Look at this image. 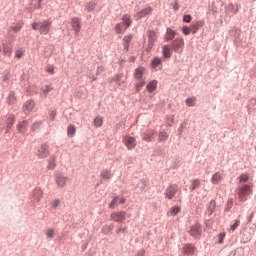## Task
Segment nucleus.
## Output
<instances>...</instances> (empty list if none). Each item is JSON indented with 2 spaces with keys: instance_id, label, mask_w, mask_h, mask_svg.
<instances>
[{
  "instance_id": "nucleus-23",
  "label": "nucleus",
  "mask_w": 256,
  "mask_h": 256,
  "mask_svg": "<svg viewBox=\"0 0 256 256\" xmlns=\"http://www.w3.org/2000/svg\"><path fill=\"white\" fill-rule=\"evenodd\" d=\"M177 35V32L171 28H167L166 35H165V41H173Z\"/></svg>"
},
{
  "instance_id": "nucleus-45",
  "label": "nucleus",
  "mask_w": 256,
  "mask_h": 256,
  "mask_svg": "<svg viewBox=\"0 0 256 256\" xmlns=\"http://www.w3.org/2000/svg\"><path fill=\"white\" fill-rule=\"evenodd\" d=\"M249 181V176L247 174H241L239 176V183H247Z\"/></svg>"
},
{
  "instance_id": "nucleus-27",
  "label": "nucleus",
  "mask_w": 256,
  "mask_h": 256,
  "mask_svg": "<svg viewBox=\"0 0 256 256\" xmlns=\"http://www.w3.org/2000/svg\"><path fill=\"white\" fill-rule=\"evenodd\" d=\"M15 125V116L13 114L8 115L7 117V128L6 133H9V129Z\"/></svg>"
},
{
  "instance_id": "nucleus-62",
  "label": "nucleus",
  "mask_w": 256,
  "mask_h": 256,
  "mask_svg": "<svg viewBox=\"0 0 256 256\" xmlns=\"http://www.w3.org/2000/svg\"><path fill=\"white\" fill-rule=\"evenodd\" d=\"M136 256H145V250H144V249L139 250V251L136 253Z\"/></svg>"
},
{
  "instance_id": "nucleus-53",
  "label": "nucleus",
  "mask_w": 256,
  "mask_h": 256,
  "mask_svg": "<svg viewBox=\"0 0 256 256\" xmlns=\"http://www.w3.org/2000/svg\"><path fill=\"white\" fill-rule=\"evenodd\" d=\"M54 235H55V232L53 231V229H49V230L46 232V237H47L48 239H53Z\"/></svg>"
},
{
  "instance_id": "nucleus-18",
  "label": "nucleus",
  "mask_w": 256,
  "mask_h": 256,
  "mask_svg": "<svg viewBox=\"0 0 256 256\" xmlns=\"http://www.w3.org/2000/svg\"><path fill=\"white\" fill-rule=\"evenodd\" d=\"M216 209L217 202L215 200H211L207 206L206 215H208V217H211V215H213Z\"/></svg>"
},
{
  "instance_id": "nucleus-25",
  "label": "nucleus",
  "mask_w": 256,
  "mask_h": 256,
  "mask_svg": "<svg viewBox=\"0 0 256 256\" xmlns=\"http://www.w3.org/2000/svg\"><path fill=\"white\" fill-rule=\"evenodd\" d=\"M43 198V190L41 188H35L33 191V199L35 201H41Z\"/></svg>"
},
{
  "instance_id": "nucleus-28",
  "label": "nucleus",
  "mask_w": 256,
  "mask_h": 256,
  "mask_svg": "<svg viewBox=\"0 0 256 256\" xmlns=\"http://www.w3.org/2000/svg\"><path fill=\"white\" fill-rule=\"evenodd\" d=\"M148 93H153V91L157 90V80L150 81L146 86Z\"/></svg>"
},
{
  "instance_id": "nucleus-33",
  "label": "nucleus",
  "mask_w": 256,
  "mask_h": 256,
  "mask_svg": "<svg viewBox=\"0 0 256 256\" xmlns=\"http://www.w3.org/2000/svg\"><path fill=\"white\" fill-rule=\"evenodd\" d=\"M75 133H77V129L75 128V125L70 124L67 128L68 137H75Z\"/></svg>"
},
{
  "instance_id": "nucleus-10",
  "label": "nucleus",
  "mask_w": 256,
  "mask_h": 256,
  "mask_svg": "<svg viewBox=\"0 0 256 256\" xmlns=\"http://www.w3.org/2000/svg\"><path fill=\"white\" fill-rule=\"evenodd\" d=\"M148 35V47L153 49V45H155V41H157V33L155 31L149 30L147 32Z\"/></svg>"
},
{
  "instance_id": "nucleus-42",
  "label": "nucleus",
  "mask_w": 256,
  "mask_h": 256,
  "mask_svg": "<svg viewBox=\"0 0 256 256\" xmlns=\"http://www.w3.org/2000/svg\"><path fill=\"white\" fill-rule=\"evenodd\" d=\"M169 139V134L167 132L162 131L159 133V141H167Z\"/></svg>"
},
{
  "instance_id": "nucleus-26",
  "label": "nucleus",
  "mask_w": 256,
  "mask_h": 256,
  "mask_svg": "<svg viewBox=\"0 0 256 256\" xmlns=\"http://www.w3.org/2000/svg\"><path fill=\"white\" fill-rule=\"evenodd\" d=\"M100 176H101V179H103L104 181H108L113 177V173H111V170L109 169H104L102 170Z\"/></svg>"
},
{
  "instance_id": "nucleus-16",
  "label": "nucleus",
  "mask_w": 256,
  "mask_h": 256,
  "mask_svg": "<svg viewBox=\"0 0 256 256\" xmlns=\"http://www.w3.org/2000/svg\"><path fill=\"white\" fill-rule=\"evenodd\" d=\"M122 41H123L124 51H125V53H127L129 51L131 41H133V36L131 34H128V35L123 37Z\"/></svg>"
},
{
  "instance_id": "nucleus-24",
  "label": "nucleus",
  "mask_w": 256,
  "mask_h": 256,
  "mask_svg": "<svg viewBox=\"0 0 256 256\" xmlns=\"http://www.w3.org/2000/svg\"><path fill=\"white\" fill-rule=\"evenodd\" d=\"M153 135H155V130H147L142 134V139L143 141L151 142Z\"/></svg>"
},
{
  "instance_id": "nucleus-1",
  "label": "nucleus",
  "mask_w": 256,
  "mask_h": 256,
  "mask_svg": "<svg viewBox=\"0 0 256 256\" xmlns=\"http://www.w3.org/2000/svg\"><path fill=\"white\" fill-rule=\"evenodd\" d=\"M145 67L140 66L134 70V79H135V90L136 93H139L141 89L145 86V81H147V78H145Z\"/></svg>"
},
{
  "instance_id": "nucleus-17",
  "label": "nucleus",
  "mask_w": 256,
  "mask_h": 256,
  "mask_svg": "<svg viewBox=\"0 0 256 256\" xmlns=\"http://www.w3.org/2000/svg\"><path fill=\"white\" fill-rule=\"evenodd\" d=\"M151 13H153V8L151 7H147L142 9L141 11H139L135 17L136 19H143V17H147V15H151Z\"/></svg>"
},
{
  "instance_id": "nucleus-29",
  "label": "nucleus",
  "mask_w": 256,
  "mask_h": 256,
  "mask_svg": "<svg viewBox=\"0 0 256 256\" xmlns=\"http://www.w3.org/2000/svg\"><path fill=\"white\" fill-rule=\"evenodd\" d=\"M163 65V60L159 57H154L151 61L152 69H156L157 67H161Z\"/></svg>"
},
{
  "instance_id": "nucleus-8",
  "label": "nucleus",
  "mask_w": 256,
  "mask_h": 256,
  "mask_svg": "<svg viewBox=\"0 0 256 256\" xmlns=\"http://www.w3.org/2000/svg\"><path fill=\"white\" fill-rule=\"evenodd\" d=\"M124 145L127 147V149H135L137 147V140L135 137H132L130 135H126L123 139Z\"/></svg>"
},
{
  "instance_id": "nucleus-21",
  "label": "nucleus",
  "mask_w": 256,
  "mask_h": 256,
  "mask_svg": "<svg viewBox=\"0 0 256 256\" xmlns=\"http://www.w3.org/2000/svg\"><path fill=\"white\" fill-rule=\"evenodd\" d=\"M221 181H223V174H220L219 172H216L215 174H213L211 178V183L213 185H219Z\"/></svg>"
},
{
  "instance_id": "nucleus-56",
  "label": "nucleus",
  "mask_w": 256,
  "mask_h": 256,
  "mask_svg": "<svg viewBox=\"0 0 256 256\" xmlns=\"http://www.w3.org/2000/svg\"><path fill=\"white\" fill-rule=\"evenodd\" d=\"M49 117L51 121H55V117H57V111L56 110L51 111Z\"/></svg>"
},
{
  "instance_id": "nucleus-41",
  "label": "nucleus",
  "mask_w": 256,
  "mask_h": 256,
  "mask_svg": "<svg viewBox=\"0 0 256 256\" xmlns=\"http://www.w3.org/2000/svg\"><path fill=\"white\" fill-rule=\"evenodd\" d=\"M23 55H25V50L23 48L16 50V52H15L16 59H21V57H23Z\"/></svg>"
},
{
  "instance_id": "nucleus-63",
  "label": "nucleus",
  "mask_w": 256,
  "mask_h": 256,
  "mask_svg": "<svg viewBox=\"0 0 256 256\" xmlns=\"http://www.w3.org/2000/svg\"><path fill=\"white\" fill-rule=\"evenodd\" d=\"M253 217H255V213H251L249 216H248V223H251L253 221Z\"/></svg>"
},
{
  "instance_id": "nucleus-47",
  "label": "nucleus",
  "mask_w": 256,
  "mask_h": 256,
  "mask_svg": "<svg viewBox=\"0 0 256 256\" xmlns=\"http://www.w3.org/2000/svg\"><path fill=\"white\" fill-rule=\"evenodd\" d=\"M225 237H226V234H225V232H222V233H220L219 235H218V243L220 244V245H223V241H225Z\"/></svg>"
},
{
  "instance_id": "nucleus-44",
  "label": "nucleus",
  "mask_w": 256,
  "mask_h": 256,
  "mask_svg": "<svg viewBox=\"0 0 256 256\" xmlns=\"http://www.w3.org/2000/svg\"><path fill=\"white\" fill-rule=\"evenodd\" d=\"M55 167V157H50V159L48 160V169H55Z\"/></svg>"
},
{
  "instance_id": "nucleus-50",
  "label": "nucleus",
  "mask_w": 256,
  "mask_h": 256,
  "mask_svg": "<svg viewBox=\"0 0 256 256\" xmlns=\"http://www.w3.org/2000/svg\"><path fill=\"white\" fill-rule=\"evenodd\" d=\"M193 21V17L191 15L187 14L183 16V23H191Z\"/></svg>"
},
{
  "instance_id": "nucleus-30",
  "label": "nucleus",
  "mask_w": 256,
  "mask_h": 256,
  "mask_svg": "<svg viewBox=\"0 0 256 256\" xmlns=\"http://www.w3.org/2000/svg\"><path fill=\"white\" fill-rule=\"evenodd\" d=\"M178 213H181V206H173L170 208L167 215L170 217H175Z\"/></svg>"
},
{
  "instance_id": "nucleus-55",
  "label": "nucleus",
  "mask_w": 256,
  "mask_h": 256,
  "mask_svg": "<svg viewBox=\"0 0 256 256\" xmlns=\"http://www.w3.org/2000/svg\"><path fill=\"white\" fill-rule=\"evenodd\" d=\"M10 31H13L14 33H17V32H19V31H21V25L17 24V25H15V26H12V27L10 28Z\"/></svg>"
},
{
  "instance_id": "nucleus-32",
  "label": "nucleus",
  "mask_w": 256,
  "mask_h": 256,
  "mask_svg": "<svg viewBox=\"0 0 256 256\" xmlns=\"http://www.w3.org/2000/svg\"><path fill=\"white\" fill-rule=\"evenodd\" d=\"M122 23L125 25L126 28L131 27V23H133V20H131V16L129 14H125L122 17Z\"/></svg>"
},
{
  "instance_id": "nucleus-59",
  "label": "nucleus",
  "mask_w": 256,
  "mask_h": 256,
  "mask_svg": "<svg viewBox=\"0 0 256 256\" xmlns=\"http://www.w3.org/2000/svg\"><path fill=\"white\" fill-rule=\"evenodd\" d=\"M123 79V74H117L114 76L113 81H121Z\"/></svg>"
},
{
  "instance_id": "nucleus-36",
  "label": "nucleus",
  "mask_w": 256,
  "mask_h": 256,
  "mask_svg": "<svg viewBox=\"0 0 256 256\" xmlns=\"http://www.w3.org/2000/svg\"><path fill=\"white\" fill-rule=\"evenodd\" d=\"M248 111H256V98L250 99L248 103Z\"/></svg>"
},
{
  "instance_id": "nucleus-57",
  "label": "nucleus",
  "mask_w": 256,
  "mask_h": 256,
  "mask_svg": "<svg viewBox=\"0 0 256 256\" xmlns=\"http://www.w3.org/2000/svg\"><path fill=\"white\" fill-rule=\"evenodd\" d=\"M60 203H61V201H59V199H56V200H54V201L52 202V207H53L54 209H57V207H59Z\"/></svg>"
},
{
  "instance_id": "nucleus-34",
  "label": "nucleus",
  "mask_w": 256,
  "mask_h": 256,
  "mask_svg": "<svg viewBox=\"0 0 256 256\" xmlns=\"http://www.w3.org/2000/svg\"><path fill=\"white\" fill-rule=\"evenodd\" d=\"M201 187V180L200 179H194L192 180V184L190 186L191 191H195V189H199Z\"/></svg>"
},
{
  "instance_id": "nucleus-15",
  "label": "nucleus",
  "mask_w": 256,
  "mask_h": 256,
  "mask_svg": "<svg viewBox=\"0 0 256 256\" xmlns=\"http://www.w3.org/2000/svg\"><path fill=\"white\" fill-rule=\"evenodd\" d=\"M203 25H205V21H203V20L196 21V22L192 23L190 25L191 33L193 35H195V33H197V31H199L201 29V27H203Z\"/></svg>"
},
{
  "instance_id": "nucleus-38",
  "label": "nucleus",
  "mask_w": 256,
  "mask_h": 256,
  "mask_svg": "<svg viewBox=\"0 0 256 256\" xmlns=\"http://www.w3.org/2000/svg\"><path fill=\"white\" fill-rule=\"evenodd\" d=\"M12 52H13V48H11V46L5 45V46L3 47V53H4V55H8V57H10Z\"/></svg>"
},
{
  "instance_id": "nucleus-60",
  "label": "nucleus",
  "mask_w": 256,
  "mask_h": 256,
  "mask_svg": "<svg viewBox=\"0 0 256 256\" xmlns=\"http://www.w3.org/2000/svg\"><path fill=\"white\" fill-rule=\"evenodd\" d=\"M103 71H105V67L103 66H98L97 70H96V73L97 75H99V73H103Z\"/></svg>"
},
{
  "instance_id": "nucleus-39",
  "label": "nucleus",
  "mask_w": 256,
  "mask_h": 256,
  "mask_svg": "<svg viewBox=\"0 0 256 256\" xmlns=\"http://www.w3.org/2000/svg\"><path fill=\"white\" fill-rule=\"evenodd\" d=\"M94 125H95V127H101V125H103V117L97 116L94 119Z\"/></svg>"
},
{
  "instance_id": "nucleus-40",
  "label": "nucleus",
  "mask_w": 256,
  "mask_h": 256,
  "mask_svg": "<svg viewBox=\"0 0 256 256\" xmlns=\"http://www.w3.org/2000/svg\"><path fill=\"white\" fill-rule=\"evenodd\" d=\"M239 225H241V220H235L234 223L230 225L228 231H235Z\"/></svg>"
},
{
  "instance_id": "nucleus-37",
  "label": "nucleus",
  "mask_w": 256,
  "mask_h": 256,
  "mask_svg": "<svg viewBox=\"0 0 256 256\" xmlns=\"http://www.w3.org/2000/svg\"><path fill=\"white\" fill-rule=\"evenodd\" d=\"M95 7H97V4H95V2H88L85 5V9L88 11V13H91V11H95Z\"/></svg>"
},
{
  "instance_id": "nucleus-64",
  "label": "nucleus",
  "mask_w": 256,
  "mask_h": 256,
  "mask_svg": "<svg viewBox=\"0 0 256 256\" xmlns=\"http://www.w3.org/2000/svg\"><path fill=\"white\" fill-rule=\"evenodd\" d=\"M173 9L175 10V11H179V2H175L174 4H173Z\"/></svg>"
},
{
  "instance_id": "nucleus-49",
  "label": "nucleus",
  "mask_w": 256,
  "mask_h": 256,
  "mask_svg": "<svg viewBox=\"0 0 256 256\" xmlns=\"http://www.w3.org/2000/svg\"><path fill=\"white\" fill-rule=\"evenodd\" d=\"M10 78H11V73L9 72L3 73L2 81H4V83H7V81H9Z\"/></svg>"
},
{
  "instance_id": "nucleus-52",
  "label": "nucleus",
  "mask_w": 256,
  "mask_h": 256,
  "mask_svg": "<svg viewBox=\"0 0 256 256\" xmlns=\"http://www.w3.org/2000/svg\"><path fill=\"white\" fill-rule=\"evenodd\" d=\"M46 71L47 73H49L50 75H54L55 74V68L52 65H48L46 67Z\"/></svg>"
},
{
  "instance_id": "nucleus-48",
  "label": "nucleus",
  "mask_w": 256,
  "mask_h": 256,
  "mask_svg": "<svg viewBox=\"0 0 256 256\" xmlns=\"http://www.w3.org/2000/svg\"><path fill=\"white\" fill-rule=\"evenodd\" d=\"M182 33H183V35H190L191 34V26L190 27L183 26Z\"/></svg>"
},
{
  "instance_id": "nucleus-5",
  "label": "nucleus",
  "mask_w": 256,
  "mask_h": 256,
  "mask_svg": "<svg viewBox=\"0 0 256 256\" xmlns=\"http://www.w3.org/2000/svg\"><path fill=\"white\" fill-rule=\"evenodd\" d=\"M110 219L115 223H125L127 219V212L125 211L112 212L110 215Z\"/></svg>"
},
{
  "instance_id": "nucleus-46",
  "label": "nucleus",
  "mask_w": 256,
  "mask_h": 256,
  "mask_svg": "<svg viewBox=\"0 0 256 256\" xmlns=\"http://www.w3.org/2000/svg\"><path fill=\"white\" fill-rule=\"evenodd\" d=\"M187 107H195V97L188 98L186 100Z\"/></svg>"
},
{
  "instance_id": "nucleus-43",
  "label": "nucleus",
  "mask_w": 256,
  "mask_h": 256,
  "mask_svg": "<svg viewBox=\"0 0 256 256\" xmlns=\"http://www.w3.org/2000/svg\"><path fill=\"white\" fill-rule=\"evenodd\" d=\"M117 201H119V196H114L113 200L109 203L108 207L110 209H115V205H117Z\"/></svg>"
},
{
  "instance_id": "nucleus-12",
  "label": "nucleus",
  "mask_w": 256,
  "mask_h": 256,
  "mask_svg": "<svg viewBox=\"0 0 256 256\" xmlns=\"http://www.w3.org/2000/svg\"><path fill=\"white\" fill-rule=\"evenodd\" d=\"M195 245L188 243L182 248L183 255H195Z\"/></svg>"
},
{
  "instance_id": "nucleus-31",
  "label": "nucleus",
  "mask_w": 256,
  "mask_h": 256,
  "mask_svg": "<svg viewBox=\"0 0 256 256\" xmlns=\"http://www.w3.org/2000/svg\"><path fill=\"white\" fill-rule=\"evenodd\" d=\"M7 103L9 105H15V103H17V97L15 96V92L14 91H10L9 95L7 97Z\"/></svg>"
},
{
  "instance_id": "nucleus-7",
  "label": "nucleus",
  "mask_w": 256,
  "mask_h": 256,
  "mask_svg": "<svg viewBox=\"0 0 256 256\" xmlns=\"http://www.w3.org/2000/svg\"><path fill=\"white\" fill-rule=\"evenodd\" d=\"M202 231L203 228H201V225L199 223H196L191 226L189 233L191 237H194V239H199L201 237Z\"/></svg>"
},
{
  "instance_id": "nucleus-22",
  "label": "nucleus",
  "mask_w": 256,
  "mask_h": 256,
  "mask_svg": "<svg viewBox=\"0 0 256 256\" xmlns=\"http://www.w3.org/2000/svg\"><path fill=\"white\" fill-rule=\"evenodd\" d=\"M162 55L164 59H171L172 53H171V47L169 45H164L162 47Z\"/></svg>"
},
{
  "instance_id": "nucleus-35",
  "label": "nucleus",
  "mask_w": 256,
  "mask_h": 256,
  "mask_svg": "<svg viewBox=\"0 0 256 256\" xmlns=\"http://www.w3.org/2000/svg\"><path fill=\"white\" fill-rule=\"evenodd\" d=\"M41 91L44 97H47V95L53 91V87L51 85H45L41 88Z\"/></svg>"
},
{
  "instance_id": "nucleus-4",
  "label": "nucleus",
  "mask_w": 256,
  "mask_h": 256,
  "mask_svg": "<svg viewBox=\"0 0 256 256\" xmlns=\"http://www.w3.org/2000/svg\"><path fill=\"white\" fill-rule=\"evenodd\" d=\"M184 48H185V40H183V38H176L170 44V49H172L174 53H178L179 55L183 53Z\"/></svg>"
},
{
  "instance_id": "nucleus-9",
  "label": "nucleus",
  "mask_w": 256,
  "mask_h": 256,
  "mask_svg": "<svg viewBox=\"0 0 256 256\" xmlns=\"http://www.w3.org/2000/svg\"><path fill=\"white\" fill-rule=\"evenodd\" d=\"M37 155L39 159H45V157H49V145L42 144L37 151Z\"/></svg>"
},
{
  "instance_id": "nucleus-2",
  "label": "nucleus",
  "mask_w": 256,
  "mask_h": 256,
  "mask_svg": "<svg viewBox=\"0 0 256 256\" xmlns=\"http://www.w3.org/2000/svg\"><path fill=\"white\" fill-rule=\"evenodd\" d=\"M51 25H53V22L48 19L32 23V29L33 31H39L40 35H48L49 31H51Z\"/></svg>"
},
{
  "instance_id": "nucleus-6",
  "label": "nucleus",
  "mask_w": 256,
  "mask_h": 256,
  "mask_svg": "<svg viewBox=\"0 0 256 256\" xmlns=\"http://www.w3.org/2000/svg\"><path fill=\"white\" fill-rule=\"evenodd\" d=\"M177 191H179V186H177V184H171L169 185L166 190H165V198L166 199H173V197H175V195H177Z\"/></svg>"
},
{
  "instance_id": "nucleus-58",
  "label": "nucleus",
  "mask_w": 256,
  "mask_h": 256,
  "mask_svg": "<svg viewBox=\"0 0 256 256\" xmlns=\"http://www.w3.org/2000/svg\"><path fill=\"white\" fill-rule=\"evenodd\" d=\"M105 229H107V231H113V225L104 226L102 228V233H105Z\"/></svg>"
},
{
  "instance_id": "nucleus-54",
  "label": "nucleus",
  "mask_w": 256,
  "mask_h": 256,
  "mask_svg": "<svg viewBox=\"0 0 256 256\" xmlns=\"http://www.w3.org/2000/svg\"><path fill=\"white\" fill-rule=\"evenodd\" d=\"M116 234L119 235V233H127V227H119L115 230Z\"/></svg>"
},
{
  "instance_id": "nucleus-51",
  "label": "nucleus",
  "mask_w": 256,
  "mask_h": 256,
  "mask_svg": "<svg viewBox=\"0 0 256 256\" xmlns=\"http://www.w3.org/2000/svg\"><path fill=\"white\" fill-rule=\"evenodd\" d=\"M122 31H123V28H122V26H121V23L116 24V26H115V32H116L118 35H121Z\"/></svg>"
},
{
  "instance_id": "nucleus-20",
  "label": "nucleus",
  "mask_w": 256,
  "mask_h": 256,
  "mask_svg": "<svg viewBox=\"0 0 256 256\" xmlns=\"http://www.w3.org/2000/svg\"><path fill=\"white\" fill-rule=\"evenodd\" d=\"M28 125H29V121L27 120H23L22 122H19L17 124L18 133H22V134L26 133Z\"/></svg>"
},
{
  "instance_id": "nucleus-19",
  "label": "nucleus",
  "mask_w": 256,
  "mask_h": 256,
  "mask_svg": "<svg viewBox=\"0 0 256 256\" xmlns=\"http://www.w3.org/2000/svg\"><path fill=\"white\" fill-rule=\"evenodd\" d=\"M72 29L75 31V35H79V31H81V21L79 18L72 19Z\"/></svg>"
},
{
  "instance_id": "nucleus-3",
  "label": "nucleus",
  "mask_w": 256,
  "mask_h": 256,
  "mask_svg": "<svg viewBox=\"0 0 256 256\" xmlns=\"http://www.w3.org/2000/svg\"><path fill=\"white\" fill-rule=\"evenodd\" d=\"M253 186L249 184H245L243 186H240L238 188V199L241 203H244V201H247V197L253 193Z\"/></svg>"
},
{
  "instance_id": "nucleus-13",
  "label": "nucleus",
  "mask_w": 256,
  "mask_h": 256,
  "mask_svg": "<svg viewBox=\"0 0 256 256\" xmlns=\"http://www.w3.org/2000/svg\"><path fill=\"white\" fill-rule=\"evenodd\" d=\"M43 0H30L29 6H28V11L30 13H33L35 9H41V3Z\"/></svg>"
},
{
  "instance_id": "nucleus-61",
  "label": "nucleus",
  "mask_w": 256,
  "mask_h": 256,
  "mask_svg": "<svg viewBox=\"0 0 256 256\" xmlns=\"http://www.w3.org/2000/svg\"><path fill=\"white\" fill-rule=\"evenodd\" d=\"M118 201H119V204H120V205H125L127 199H125V197H122V198H119V197H118Z\"/></svg>"
},
{
  "instance_id": "nucleus-14",
  "label": "nucleus",
  "mask_w": 256,
  "mask_h": 256,
  "mask_svg": "<svg viewBox=\"0 0 256 256\" xmlns=\"http://www.w3.org/2000/svg\"><path fill=\"white\" fill-rule=\"evenodd\" d=\"M67 181H69V177L63 176V175H57L55 179V183L58 187H65L67 184Z\"/></svg>"
},
{
  "instance_id": "nucleus-11",
  "label": "nucleus",
  "mask_w": 256,
  "mask_h": 256,
  "mask_svg": "<svg viewBox=\"0 0 256 256\" xmlns=\"http://www.w3.org/2000/svg\"><path fill=\"white\" fill-rule=\"evenodd\" d=\"M23 113L25 115H29L33 109H35V102L33 100H28L26 103L23 105Z\"/></svg>"
}]
</instances>
